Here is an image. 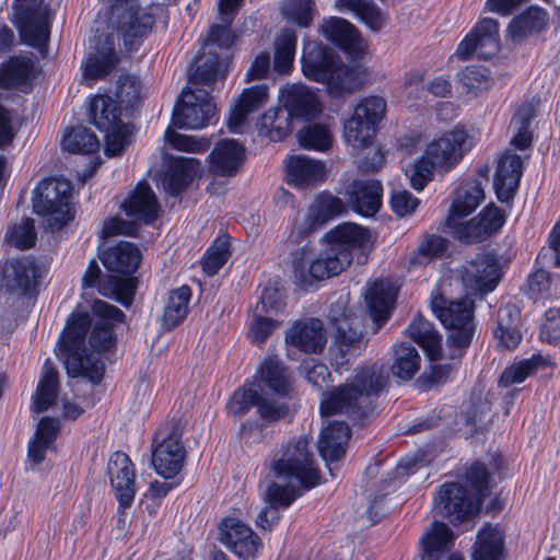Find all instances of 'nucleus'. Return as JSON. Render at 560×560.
<instances>
[{
    "label": "nucleus",
    "instance_id": "55",
    "mask_svg": "<svg viewBox=\"0 0 560 560\" xmlns=\"http://www.w3.org/2000/svg\"><path fill=\"white\" fill-rule=\"evenodd\" d=\"M547 25V12L538 7H530L514 18L509 25L513 38H521L527 33L539 32Z\"/></svg>",
    "mask_w": 560,
    "mask_h": 560
},
{
    "label": "nucleus",
    "instance_id": "42",
    "mask_svg": "<svg viewBox=\"0 0 560 560\" xmlns=\"http://www.w3.org/2000/svg\"><path fill=\"white\" fill-rule=\"evenodd\" d=\"M58 392V372L47 359L43 364L36 390L32 396V411L36 415L46 411L55 404Z\"/></svg>",
    "mask_w": 560,
    "mask_h": 560
},
{
    "label": "nucleus",
    "instance_id": "27",
    "mask_svg": "<svg viewBox=\"0 0 560 560\" xmlns=\"http://www.w3.org/2000/svg\"><path fill=\"white\" fill-rule=\"evenodd\" d=\"M118 62L119 56L113 36L95 37L90 44V52L83 65L84 78L101 79L110 73Z\"/></svg>",
    "mask_w": 560,
    "mask_h": 560
},
{
    "label": "nucleus",
    "instance_id": "17",
    "mask_svg": "<svg viewBox=\"0 0 560 560\" xmlns=\"http://www.w3.org/2000/svg\"><path fill=\"white\" fill-rule=\"evenodd\" d=\"M346 212L343 201L329 191H322L307 213H298L290 237L295 240L307 235L328 220Z\"/></svg>",
    "mask_w": 560,
    "mask_h": 560
},
{
    "label": "nucleus",
    "instance_id": "26",
    "mask_svg": "<svg viewBox=\"0 0 560 560\" xmlns=\"http://www.w3.org/2000/svg\"><path fill=\"white\" fill-rule=\"evenodd\" d=\"M283 107L292 118L312 120L323 110V104L315 91L304 84H291L280 89Z\"/></svg>",
    "mask_w": 560,
    "mask_h": 560
},
{
    "label": "nucleus",
    "instance_id": "28",
    "mask_svg": "<svg viewBox=\"0 0 560 560\" xmlns=\"http://www.w3.org/2000/svg\"><path fill=\"white\" fill-rule=\"evenodd\" d=\"M269 100V88L267 84H257L244 89L235 105L232 107L228 128L233 133H242L247 125L248 117L262 108Z\"/></svg>",
    "mask_w": 560,
    "mask_h": 560
},
{
    "label": "nucleus",
    "instance_id": "40",
    "mask_svg": "<svg viewBox=\"0 0 560 560\" xmlns=\"http://www.w3.org/2000/svg\"><path fill=\"white\" fill-rule=\"evenodd\" d=\"M104 267L115 273L131 275L140 264L141 253L139 248L129 242L118 244L105 249L101 254Z\"/></svg>",
    "mask_w": 560,
    "mask_h": 560
},
{
    "label": "nucleus",
    "instance_id": "64",
    "mask_svg": "<svg viewBox=\"0 0 560 560\" xmlns=\"http://www.w3.org/2000/svg\"><path fill=\"white\" fill-rule=\"evenodd\" d=\"M459 80L469 93L477 94L489 89L492 79L487 68L482 66H468L459 74Z\"/></svg>",
    "mask_w": 560,
    "mask_h": 560
},
{
    "label": "nucleus",
    "instance_id": "14",
    "mask_svg": "<svg viewBox=\"0 0 560 560\" xmlns=\"http://www.w3.org/2000/svg\"><path fill=\"white\" fill-rule=\"evenodd\" d=\"M185 458L182 436L177 429H161L153 442L152 465L158 475L174 478L180 471Z\"/></svg>",
    "mask_w": 560,
    "mask_h": 560
},
{
    "label": "nucleus",
    "instance_id": "10",
    "mask_svg": "<svg viewBox=\"0 0 560 560\" xmlns=\"http://www.w3.org/2000/svg\"><path fill=\"white\" fill-rule=\"evenodd\" d=\"M386 110V102L380 96L362 98L353 114L343 124V138L354 149L369 147Z\"/></svg>",
    "mask_w": 560,
    "mask_h": 560
},
{
    "label": "nucleus",
    "instance_id": "38",
    "mask_svg": "<svg viewBox=\"0 0 560 560\" xmlns=\"http://www.w3.org/2000/svg\"><path fill=\"white\" fill-rule=\"evenodd\" d=\"M209 159L211 173L230 176L238 171L244 160V148L234 139H225L215 144Z\"/></svg>",
    "mask_w": 560,
    "mask_h": 560
},
{
    "label": "nucleus",
    "instance_id": "2",
    "mask_svg": "<svg viewBox=\"0 0 560 560\" xmlns=\"http://www.w3.org/2000/svg\"><path fill=\"white\" fill-rule=\"evenodd\" d=\"M308 445L306 436L300 438L288 443L281 456L272 460L270 469L278 481L269 485L266 491L268 505L256 517L260 529L271 530L280 518L278 508H289L302 494L301 490L307 491L319 483V470Z\"/></svg>",
    "mask_w": 560,
    "mask_h": 560
},
{
    "label": "nucleus",
    "instance_id": "37",
    "mask_svg": "<svg viewBox=\"0 0 560 560\" xmlns=\"http://www.w3.org/2000/svg\"><path fill=\"white\" fill-rule=\"evenodd\" d=\"M350 435L351 430L345 422L330 421L323 429L318 440V452L328 465L338 462L345 455Z\"/></svg>",
    "mask_w": 560,
    "mask_h": 560
},
{
    "label": "nucleus",
    "instance_id": "1",
    "mask_svg": "<svg viewBox=\"0 0 560 560\" xmlns=\"http://www.w3.org/2000/svg\"><path fill=\"white\" fill-rule=\"evenodd\" d=\"M95 319L91 322L88 314H73L56 347V354L62 361L70 377H84L97 384L104 375V366L100 359L85 355L83 348L89 326L92 330L89 343L93 350L103 352L109 350L115 342L113 327L122 323L125 314L118 307L104 301H95L93 306Z\"/></svg>",
    "mask_w": 560,
    "mask_h": 560
},
{
    "label": "nucleus",
    "instance_id": "6",
    "mask_svg": "<svg viewBox=\"0 0 560 560\" xmlns=\"http://www.w3.org/2000/svg\"><path fill=\"white\" fill-rule=\"evenodd\" d=\"M387 377L383 366L372 365L357 371L354 377L340 388L327 394L320 402L323 416L355 415L385 387Z\"/></svg>",
    "mask_w": 560,
    "mask_h": 560
},
{
    "label": "nucleus",
    "instance_id": "49",
    "mask_svg": "<svg viewBox=\"0 0 560 560\" xmlns=\"http://www.w3.org/2000/svg\"><path fill=\"white\" fill-rule=\"evenodd\" d=\"M504 556L503 533L497 526L482 527L477 536L474 560H502Z\"/></svg>",
    "mask_w": 560,
    "mask_h": 560
},
{
    "label": "nucleus",
    "instance_id": "47",
    "mask_svg": "<svg viewBox=\"0 0 560 560\" xmlns=\"http://www.w3.org/2000/svg\"><path fill=\"white\" fill-rule=\"evenodd\" d=\"M120 109L115 100L107 95H95L89 101L90 121L100 130L108 131L120 121Z\"/></svg>",
    "mask_w": 560,
    "mask_h": 560
},
{
    "label": "nucleus",
    "instance_id": "45",
    "mask_svg": "<svg viewBox=\"0 0 560 560\" xmlns=\"http://www.w3.org/2000/svg\"><path fill=\"white\" fill-rule=\"evenodd\" d=\"M518 312L512 305L500 307L493 335L498 345L504 349H515L522 340L518 329Z\"/></svg>",
    "mask_w": 560,
    "mask_h": 560
},
{
    "label": "nucleus",
    "instance_id": "61",
    "mask_svg": "<svg viewBox=\"0 0 560 560\" xmlns=\"http://www.w3.org/2000/svg\"><path fill=\"white\" fill-rule=\"evenodd\" d=\"M544 362L545 360L541 355H534L530 359L520 361L510 368H506L500 376V386L509 387L513 384L522 383L539 365L544 364Z\"/></svg>",
    "mask_w": 560,
    "mask_h": 560
},
{
    "label": "nucleus",
    "instance_id": "21",
    "mask_svg": "<svg viewBox=\"0 0 560 560\" xmlns=\"http://www.w3.org/2000/svg\"><path fill=\"white\" fill-rule=\"evenodd\" d=\"M467 133L456 127L432 139L425 147L427 154L435 161L438 172H448L463 159L466 149Z\"/></svg>",
    "mask_w": 560,
    "mask_h": 560
},
{
    "label": "nucleus",
    "instance_id": "41",
    "mask_svg": "<svg viewBox=\"0 0 560 560\" xmlns=\"http://www.w3.org/2000/svg\"><path fill=\"white\" fill-rule=\"evenodd\" d=\"M35 74V62L31 57L14 56L0 67V86L26 91Z\"/></svg>",
    "mask_w": 560,
    "mask_h": 560
},
{
    "label": "nucleus",
    "instance_id": "20",
    "mask_svg": "<svg viewBox=\"0 0 560 560\" xmlns=\"http://www.w3.org/2000/svg\"><path fill=\"white\" fill-rule=\"evenodd\" d=\"M459 273L463 285L470 293L480 294L493 291L502 276L497 257L489 254L467 262Z\"/></svg>",
    "mask_w": 560,
    "mask_h": 560
},
{
    "label": "nucleus",
    "instance_id": "34",
    "mask_svg": "<svg viewBox=\"0 0 560 560\" xmlns=\"http://www.w3.org/2000/svg\"><path fill=\"white\" fill-rule=\"evenodd\" d=\"M347 194L349 202L357 213L371 217L381 207L383 188L376 179L354 180Z\"/></svg>",
    "mask_w": 560,
    "mask_h": 560
},
{
    "label": "nucleus",
    "instance_id": "24",
    "mask_svg": "<svg viewBox=\"0 0 560 560\" xmlns=\"http://www.w3.org/2000/svg\"><path fill=\"white\" fill-rule=\"evenodd\" d=\"M328 246L340 257L347 256V266L353 260V254L366 249L372 243L369 229L355 223H341L325 235Z\"/></svg>",
    "mask_w": 560,
    "mask_h": 560
},
{
    "label": "nucleus",
    "instance_id": "5",
    "mask_svg": "<svg viewBox=\"0 0 560 560\" xmlns=\"http://www.w3.org/2000/svg\"><path fill=\"white\" fill-rule=\"evenodd\" d=\"M302 71L313 81L323 83L332 97H341L361 85V69L347 66L332 51L317 42H307L302 50Z\"/></svg>",
    "mask_w": 560,
    "mask_h": 560
},
{
    "label": "nucleus",
    "instance_id": "12",
    "mask_svg": "<svg viewBox=\"0 0 560 560\" xmlns=\"http://www.w3.org/2000/svg\"><path fill=\"white\" fill-rule=\"evenodd\" d=\"M40 269L32 256L10 258L0 265V293L25 296L37 284Z\"/></svg>",
    "mask_w": 560,
    "mask_h": 560
},
{
    "label": "nucleus",
    "instance_id": "16",
    "mask_svg": "<svg viewBox=\"0 0 560 560\" xmlns=\"http://www.w3.org/2000/svg\"><path fill=\"white\" fill-rule=\"evenodd\" d=\"M499 50V23L494 19L485 18L458 44L456 56L463 60L472 56L480 59H490Z\"/></svg>",
    "mask_w": 560,
    "mask_h": 560
},
{
    "label": "nucleus",
    "instance_id": "9",
    "mask_svg": "<svg viewBox=\"0 0 560 560\" xmlns=\"http://www.w3.org/2000/svg\"><path fill=\"white\" fill-rule=\"evenodd\" d=\"M72 186L68 179L44 178L33 190L32 207L50 229H61L73 219Z\"/></svg>",
    "mask_w": 560,
    "mask_h": 560
},
{
    "label": "nucleus",
    "instance_id": "4",
    "mask_svg": "<svg viewBox=\"0 0 560 560\" xmlns=\"http://www.w3.org/2000/svg\"><path fill=\"white\" fill-rule=\"evenodd\" d=\"M489 487V474L481 463L466 468L464 485L459 482L444 483L434 498L438 514L452 524L474 517L480 510Z\"/></svg>",
    "mask_w": 560,
    "mask_h": 560
},
{
    "label": "nucleus",
    "instance_id": "3",
    "mask_svg": "<svg viewBox=\"0 0 560 560\" xmlns=\"http://www.w3.org/2000/svg\"><path fill=\"white\" fill-rule=\"evenodd\" d=\"M483 200L485 190L478 180L463 182L454 190L445 226L460 243L482 242L505 224L504 211L493 203L483 208L475 218L463 222L478 209Z\"/></svg>",
    "mask_w": 560,
    "mask_h": 560
},
{
    "label": "nucleus",
    "instance_id": "60",
    "mask_svg": "<svg viewBox=\"0 0 560 560\" xmlns=\"http://www.w3.org/2000/svg\"><path fill=\"white\" fill-rule=\"evenodd\" d=\"M36 232L34 221L30 218L22 219L10 226L5 233V242L18 249H27L34 246Z\"/></svg>",
    "mask_w": 560,
    "mask_h": 560
},
{
    "label": "nucleus",
    "instance_id": "48",
    "mask_svg": "<svg viewBox=\"0 0 560 560\" xmlns=\"http://www.w3.org/2000/svg\"><path fill=\"white\" fill-rule=\"evenodd\" d=\"M339 11L352 12L372 31H380L387 23L386 15L373 0H336Z\"/></svg>",
    "mask_w": 560,
    "mask_h": 560
},
{
    "label": "nucleus",
    "instance_id": "51",
    "mask_svg": "<svg viewBox=\"0 0 560 560\" xmlns=\"http://www.w3.org/2000/svg\"><path fill=\"white\" fill-rule=\"evenodd\" d=\"M292 119L285 108H270L260 117L259 132L271 141H281L291 133Z\"/></svg>",
    "mask_w": 560,
    "mask_h": 560
},
{
    "label": "nucleus",
    "instance_id": "35",
    "mask_svg": "<svg viewBox=\"0 0 560 560\" xmlns=\"http://www.w3.org/2000/svg\"><path fill=\"white\" fill-rule=\"evenodd\" d=\"M121 208L127 215L150 224L158 217L159 203L149 184L140 182L122 202Z\"/></svg>",
    "mask_w": 560,
    "mask_h": 560
},
{
    "label": "nucleus",
    "instance_id": "25",
    "mask_svg": "<svg viewBox=\"0 0 560 560\" xmlns=\"http://www.w3.org/2000/svg\"><path fill=\"white\" fill-rule=\"evenodd\" d=\"M320 33L352 59H359L365 52V42L358 30L345 19L330 16L320 25Z\"/></svg>",
    "mask_w": 560,
    "mask_h": 560
},
{
    "label": "nucleus",
    "instance_id": "22",
    "mask_svg": "<svg viewBox=\"0 0 560 560\" xmlns=\"http://www.w3.org/2000/svg\"><path fill=\"white\" fill-rule=\"evenodd\" d=\"M113 15L118 19L126 46L137 45L152 28L151 18L144 14L137 0H115Z\"/></svg>",
    "mask_w": 560,
    "mask_h": 560
},
{
    "label": "nucleus",
    "instance_id": "43",
    "mask_svg": "<svg viewBox=\"0 0 560 560\" xmlns=\"http://www.w3.org/2000/svg\"><path fill=\"white\" fill-rule=\"evenodd\" d=\"M243 0H220L218 4L219 19L221 24L210 27L207 44L215 45L220 48H229L235 40V35L231 31V24Z\"/></svg>",
    "mask_w": 560,
    "mask_h": 560
},
{
    "label": "nucleus",
    "instance_id": "54",
    "mask_svg": "<svg viewBox=\"0 0 560 560\" xmlns=\"http://www.w3.org/2000/svg\"><path fill=\"white\" fill-rule=\"evenodd\" d=\"M330 122H316L302 128L298 132L299 143L313 151H326L332 144Z\"/></svg>",
    "mask_w": 560,
    "mask_h": 560
},
{
    "label": "nucleus",
    "instance_id": "52",
    "mask_svg": "<svg viewBox=\"0 0 560 560\" xmlns=\"http://www.w3.org/2000/svg\"><path fill=\"white\" fill-rule=\"evenodd\" d=\"M421 358L417 349L408 342H400L394 348L390 365L392 373L400 380H410L419 371Z\"/></svg>",
    "mask_w": 560,
    "mask_h": 560
},
{
    "label": "nucleus",
    "instance_id": "18",
    "mask_svg": "<svg viewBox=\"0 0 560 560\" xmlns=\"http://www.w3.org/2000/svg\"><path fill=\"white\" fill-rule=\"evenodd\" d=\"M219 540L242 560L256 559L262 548L260 538L237 517H225L219 528Z\"/></svg>",
    "mask_w": 560,
    "mask_h": 560
},
{
    "label": "nucleus",
    "instance_id": "50",
    "mask_svg": "<svg viewBox=\"0 0 560 560\" xmlns=\"http://www.w3.org/2000/svg\"><path fill=\"white\" fill-rule=\"evenodd\" d=\"M190 299L191 290L188 285H182L171 291L161 317L163 328L171 330L185 319Z\"/></svg>",
    "mask_w": 560,
    "mask_h": 560
},
{
    "label": "nucleus",
    "instance_id": "33",
    "mask_svg": "<svg viewBox=\"0 0 560 560\" xmlns=\"http://www.w3.org/2000/svg\"><path fill=\"white\" fill-rule=\"evenodd\" d=\"M371 318L378 329L389 317L396 300V289L388 280H376L364 294Z\"/></svg>",
    "mask_w": 560,
    "mask_h": 560
},
{
    "label": "nucleus",
    "instance_id": "58",
    "mask_svg": "<svg viewBox=\"0 0 560 560\" xmlns=\"http://www.w3.org/2000/svg\"><path fill=\"white\" fill-rule=\"evenodd\" d=\"M281 13L287 22L307 27L315 14L314 0H285Z\"/></svg>",
    "mask_w": 560,
    "mask_h": 560
},
{
    "label": "nucleus",
    "instance_id": "30",
    "mask_svg": "<svg viewBox=\"0 0 560 560\" xmlns=\"http://www.w3.org/2000/svg\"><path fill=\"white\" fill-rule=\"evenodd\" d=\"M326 340L323 323L317 318L295 323L285 335L288 345L306 353L320 352Z\"/></svg>",
    "mask_w": 560,
    "mask_h": 560
},
{
    "label": "nucleus",
    "instance_id": "44",
    "mask_svg": "<svg viewBox=\"0 0 560 560\" xmlns=\"http://www.w3.org/2000/svg\"><path fill=\"white\" fill-rule=\"evenodd\" d=\"M60 431L57 418L44 417L37 424L34 438L28 442L27 458L33 464H40L46 452L52 448L54 442Z\"/></svg>",
    "mask_w": 560,
    "mask_h": 560
},
{
    "label": "nucleus",
    "instance_id": "13",
    "mask_svg": "<svg viewBox=\"0 0 560 560\" xmlns=\"http://www.w3.org/2000/svg\"><path fill=\"white\" fill-rule=\"evenodd\" d=\"M39 3L20 2L14 8L12 22L20 32L22 40L38 49L46 46L49 36V14Z\"/></svg>",
    "mask_w": 560,
    "mask_h": 560
},
{
    "label": "nucleus",
    "instance_id": "57",
    "mask_svg": "<svg viewBox=\"0 0 560 560\" xmlns=\"http://www.w3.org/2000/svg\"><path fill=\"white\" fill-rule=\"evenodd\" d=\"M62 147L70 153L92 154L98 151L100 141L86 127L79 126L65 135Z\"/></svg>",
    "mask_w": 560,
    "mask_h": 560
},
{
    "label": "nucleus",
    "instance_id": "56",
    "mask_svg": "<svg viewBox=\"0 0 560 560\" xmlns=\"http://www.w3.org/2000/svg\"><path fill=\"white\" fill-rule=\"evenodd\" d=\"M534 115V106L530 103H524L518 107L511 120L510 128L514 132L511 144L518 150L526 149L532 142L529 125Z\"/></svg>",
    "mask_w": 560,
    "mask_h": 560
},
{
    "label": "nucleus",
    "instance_id": "59",
    "mask_svg": "<svg viewBox=\"0 0 560 560\" xmlns=\"http://www.w3.org/2000/svg\"><path fill=\"white\" fill-rule=\"evenodd\" d=\"M434 171L438 172V165L424 150L423 154L407 170L406 175L411 187L420 191L432 180Z\"/></svg>",
    "mask_w": 560,
    "mask_h": 560
},
{
    "label": "nucleus",
    "instance_id": "19",
    "mask_svg": "<svg viewBox=\"0 0 560 560\" xmlns=\"http://www.w3.org/2000/svg\"><path fill=\"white\" fill-rule=\"evenodd\" d=\"M347 256L338 255L328 246L315 259L308 264L296 260L293 264L296 284L303 289H310L315 281H322L342 272L347 266Z\"/></svg>",
    "mask_w": 560,
    "mask_h": 560
},
{
    "label": "nucleus",
    "instance_id": "32",
    "mask_svg": "<svg viewBox=\"0 0 560 560\" xmlns=\"http://www.w3.org/2000/svg\"><path fill=\"white\" fill-rule=\"evenodd\" d=\"M454 539L455 536L447 525L434 522L421 539L423 548L421 560H463L460 553L446 555Z\"/></svg>",
    "mask_w": 560,
    "mask_h": 560
},
{
    "label": "nucleus",
    "instance_id": "31",
    "mask_svg": "<svg viewBox=\"0 0 560 560\" xmlns=\"http://www.w3.org/2000/svg\"><path fill=\"white\" fill-rule=\"evenodd\" d=\"M522 175L523 161L520 155L505 153L499 159L493 187L501 202H508L513 198Z\"/></svg>",
    "mask_w": 560,
    "mask_h": 560
},
{
    "label": "nucleus",
    "instance_id": "46",
    "mask_svg": "<svg viewBox=\"0 0 560 560\" xmlns=\"http://www.w3.org/2000/svg\"><path fill=\"white\" fill-rule=\"evenodd\" d=\"M408 336L419 345L431 361L440 359L442 352V336L432 323L422 317L415 318L407 328Z\"/></svg>",
    "mask_w": 560,
    "mask_h": 560
},
{
    "label": "nucleus",
    "instance_id": "63",
    "mask_svg": "<svg viewBox=\"0 0 560 560\" xmlns=\"http://www.w3.org/2000/svg\"><path fill=\"white\" fill-rule=\"evenodd\" d=\"M448 241L439 235H427L420 243L417 253L411 258V264H424L442 257L447 250Z\"/></svg>",
    "mask_w": 560,
    "mask_h": 560
},
{
    "label": "nucleus",
    "instance_id": "62",
    "mask_svg": "<svg viewBox=\"0 0 560 560\" xmlns=\"http://www.w3.org/2000/svg\"><path fill=\"white\" fill-rule=\"evenodd\" d=\"M544 362L545 360L541 355H534L530 359L520 361L510 368H506L500 376V386L509 387L513 384L522 383L539 365L544 364Z\"/></svg>",
    "mask_w": 560,
    "mask_h": 560
},
{
    "label": "nucleus",
    "instance_id": "7",
    "mask_svg": "<svg viewBox=\"0 0 560 560\" xmlns=\"http://www.w3.org/2000/svg\"><path fill=\"white\" fill-rule=\"evenodd\" d=\"M431 308L441 324L451 331L446 340L448 348H455L458 351L456 358H462L464 348L474 337V300L464 296L460 300L448 301L443 292L432 293Z\"/></svg>",
    "mask_w": 560,
    "mask_h": 560
},
{
    "label": "nucleus",
    "instance_id": "39",
    "mask_svg": "<svg viewBox=\"0 0 560 560\" xmlns=\"http://www.w3.org/2000/svg\"><path fill=\"white\" fill-rule=\"evenodd\" d=\"M250 383H255L256 388L262 395L264 389H269L278 395H285L290 390L288 371L276 357H270L261 363Z\"/></svg>",
    "mask_w": 560,
    "mask_h": 560
},
{
    "label": "nucleus",
    "instance_id": "29",
    "mask_svg": "<svg viewBox=\"0 0 560 560\" xmlns=\"http://www.w3.org/2000/svg\"><path fill=\"white\" fill-rule=\"evenodd\" d=\"M288 183L295 187H310L322 184L328 176L324 162L306 156L292 155L285 162Z\"/></svg>",
    "mask_w": 560,
    "mask_h": 560
},
{
    "label": "nucleus",
    "instance_id": "15",
    "mask_svg": "<svg viewBox=\"0 0 560 560\" xmlns=\"http://www.w3.org/2000/svg\"><path fill=\"white\" fill-rule=\"evenodd\" d=\"M252 407H256L260 418L266 421H277L288 413L285 404L266 398L256 388L255 383L246 382L242 388L233 393L226 408L229 413L243 417Z\"/></svg>",
    "mask_w": 560,
    "mask_h": 560
},
{
    "label": "nucleus",
    "instance_id": "11",
    "mask_svg": "<svg viewBox=\"0 0 560 560\" xmlns=\"http://www.w3.org/2000/svg\"><path fill=\"white\" fill-rule=\"evenodd\" d=\"M215 106L203 89H186L182 92L173 112L172 122L177 128L201 129L209 125Z\"/></svg>",
    "mask_w": 560,
    "mask_h": 560
},
{
    "label": "nucleus",
    "instance_id": "53",
    "mask_svg": "<svg viewBox=\"0 0 560 560\" xmlns=\"http://www.w3.org/2000/svg\"><path fill=\"white\" fill-rule=\"evenodd\" d=\"M298 36L291 30H283L276 39L273 69L279 74L289 73L293 67Z\"/></svg>",
    "mask_w": 560,
    "mask_h": 560
},
{
    "label": "nucleus",
    "instance_id": "36",
    "mask_svg": "<svg viewBox=\"0 0 560 560\" xmlns=\"http://www.w3.org/2000/svg\"><path fill=\"white\" fill-rule=\"evenodd\" d=\"M200 174L201 165L197 159L175 158L163 176L162 187L168 195L177 196Z\"/></svg>",
    "mask_w": 560,
    "mask_h": 560
},
{
    "label": "nucleus",
    "instance_id": "8",
    "mask_svg": "<svg viewBox=\"0 0 560 560\" xmlns=\"http://www.w3.org/2000/svg\"><path fill=\"white\" fill-rule=\"evenodd\" d=\"M346 304L347 300L340 296L328 315L335 327V342L329 355L338 370L345 368L365 347L362 320Z\"/></svg>",
    "mask_w": 560,
    "mask_h": 560
},
{
    "label": "nucleus",
    "instance_id": "23",
    "mask_svg": "<svg viewBox=\"0 0 560 560\" xmlns=\"http://www.w3.org/2000/svg\"><path fill=\"white\" fill-rule=\"evenodd\" d=\"M107 474L115 498L119 503V513L131 506L136 497L135 467L127 454L115 452L108 460Z\"/></svg>",
    "mask_w": 560,
    "mask_h": 560
}]
</instances>
